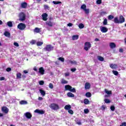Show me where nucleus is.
Returning <instances> with one entry per match:
<instances>
[{
    "label": "nucleus",
    "mask_w": 126,
    "mask_h": 126,
    "mask_svg": "<svg viewBox=\"0 0 126 126\" xmlns=\"http://www.w3.org/2000/svg\"><path fill=\"white\" fill-rule=\"evenodd\" d=\"M65 91H70V92H72L73 93H76V90H75V88H72V87L69 85L65 86Z\"/></svg>",
    "instance_id": "1"
},
{
    "label": "nucleus",
    "mask_w": 126,
    "mask_h": 126,
    "mask_svg": "<svg viewBox=\"0 0 126 126\" xmlns=\"http://www.w3.org/2000/svg\"><path fill=\"white\" fill-rule=\"evenodd\" d=\"M43 50L44 52H51L54 50V47H53L51 44H48L46 45Z\"/></svg>",
    "instance_id": "2"
},
{
    "label": "nucleus",
    "mask_w": 126,
    "mask_h": 126,
    "mask_svg": "<svg viewBox=\"0 0 126 126\" xmlns=\"http://www.w3.org/2000/svg\"><path fill=\"white\" fill-rule=\"evenodd\" d=\"M49 107L50 109H52V110H54V111H57V110H59V109H60L59 105L56 103H51Z\"/></svg>",
    "instance_id": "3"
},
{
    "label": "nucleus",
    "mask_w": 126,
    "mask_h": 126,
    "mask_svg": "<svg viewBox=\"0 0 126 126\" xmlns=\"http://www.w3.org/2000/svg\"><path fill=\"white\" fill-rule=\"evenodd\" d=\"M26 28V25L25 24L20 23L17 26V29L19 30H25Z\"/></svg>",
    "instance_id": "4"
},
{
    "label": "nucleus",
    "mask_w": 126,
    "mask_h": 126,
    "mask_svg": "<svg viewBox=\"0 0 126 126\" xmlns=\"http://www.w3.org/2000/svg\"><path fill=\"white\" fill-rule=\"evenodd\" d=\"M19 17V21H24V20H25V19H26V16H25V14H24V13L23 12L20 13Z\"/></svg>",
    "instance_id": "5"
},
{
    "label": "nucleus",
    "mask_w": 126,
    "mask_h": 126,
    "mask_svg": "<svg viewBox=\"0 0 126 126\" xmlns=\"http://www.w3.org/2000/svg\"><path fill=\"white\" fill-rule=\"evenodd\" d=\"M91 48V43L89 42H86L85 43L84 50L85 51H88L89 49Z\"/></svg>",
    "instance_id": "6"
},
{
    "label": "nucleus",
    "mask_w": 126,
    "mask_h": 126,
    "mask_svg": "<svg viewBox=\"0 0 126 126\" xmlns=\"http://www.w3.org/2000/svg\"><path fill=\"white\" fill-rule=\"evenodd\" d=\"M42 17V20L44 21H47L48 20V14L47 13H44L41 15Z\"/></svg>",
    "instance_id": "7"
},
{
    "label": "nucleus",
    "mask_w": 126,
    "mask_h": 126,
    "mask_svg": "<svg viewBox=\"0 0 126 126\" xmlns=\"http://www.w3.org/2000/svg\"><path fill=\"white\" fill-rule=\"evenodd\" d=\"M46 25H47V26H49V27H53L55 24L53 22H52L51 21H47L46 22Z\"/></svg>",
    "instance_id": "8"
},
{
    "label": "nucleus",
    "mask_w": 126,
    "mask_h": 126,
    "mask_svg": "<svg viewBox=\"0 0 126 126\" xmlns=\"http://www.w3.org/2000/svg\"><path fill=\"white\" fill-rule=\"evenodd\" d=\"M1 111L5 114H7L8 113V108L6 106H3L2 107Z\"/></svg>",
    "instance_id": "9"
},
{
    "label": "nucleus",
    "mask_w": 126,
    "mask_h": 126,
    "mask_svg": "<svg viewBox=\"0 0 126 126\" xmlns=\"http://www.w3.org/2000/svg\"><path fill=\"white\" fill-rule=\"evenodd\" d=\"M91 87V85L89 83L87 82L85 83V89H86V90H89V89H90Z\"/></svg>",
    "instance_id": "10"
},
{
    "label": "nucleus",
    "mask_w": 126,
    "mask_h": 126,
    "mask_svg": "<svg viewBox=\"0 0 126 126\" xmlns=\"http://www.w3.org/2000/svg\"><path fill=\"white\" fill-rule=\"evenodd\" d=\"M34 113H37V114H39V115H44L45 114V111L43 110H40L39 109H36L34 111Z\"/></svg>",
    "instance_id": "11"
},
{
    "label": "nucleus",
    "mask_w": 126,
    "mask_h": 126,
    "mask_svg": "<svg viewBox=\"0 0 126 126\" xmlns=\"http://www.w3.org/2000/svg\"><path fill=\"white\" fill-rule=\"evenodd\" d=\"M39 73H40L41 75L45 74V69H44V67H41L39 68Z\"/></svg>",
    "instance_id": "12"
},
{
    "label": "nucleus",
    "mask_w": 126,
    "mask_h": 126,
    "mask_svg": "<svg viewBox=\"0 0 126 126\" xmlns=\"http://www.w3.org/2000/svg\"><path fill=\"white\" fill-rule=\"evenodd\" d=\"M100 31L102 33H106V32H108V29L105 27H102L100 28Z\"/></svg>",
    "instance_id": "13"
},
{
    "label": "nucleus",
    "mask_w": 126,
    "mask_h": 126,
    "mask_svg": "<svg viewBox=\"0 0 126 126\" xmlns=\"http://www.w3.org/2000/svg\"><path fill=\"white\" fill-rule=\"evenodd\" d=\"M119 21L120 22V24L124 23L126 21V20L125 19V17L123 16V15H121L119 18Z\"/></svg>",
    "instance_id": "14"
},
{
    "label": "nucleus",
    "mask_w": 126,
    "mask_h": 126,
    "mask_svg": "<svg viewBox=\"0 0 126 126\" xmlns=\"http://www.w3.org/2000/svg\"><path fill=\"white\" fill-rule=\"evenodd\" d=\"M27 5H28L27 2H23L21 3V7L22 8H27Z\"/></svg>",
    "instance_id": "15"
},
{
    "label": "nucleus",
    "mask_w": 126,
    "mask_h": 126,
    "mask_svg": "<svg viewBox=\"0 0 126 126\" xmlns=\"http://www.w3.org/2000/svg\"><path fill=\"white\" fill-rule=\"evenodd\" d=\"M110 67L112 69H116V68H118V65L117 64H110Z\"/></svg>",
    "instance_id": "16"
},
{
    "label": "nucleus",
    "mask_w": 126,
    "mask_h": 126,
    "mask_svg": "<svg viewBox=\"0 0 126 126\" xmlns=\"http://www.w3.org/2000/svg\"><path fill=\"white\" fill-rule=\"evenodd\" d=\"M25 116L26 117L27 119H31V118H32V114H31L30 112H26L25 113Z\"/></svg>",
    "instance_id": "17"
},
{
    "label": "nucleus",
    "mask_w": 126,
    "mask_h": 126,
    "mask_svg": "<svg viewBox=\"0 0 126 126\" xmlns=\"http://www.w3.org/2000/svg\"><path fill=\"white\" fill-rule=\"evenodd\" d=\"M109 46L110 47L111 49H114L117 47L116 45V43L114 42H111L109 44Z\"/></svg>",
    "instance_id": "18"
},
{
    "label": "nucleus",
    "mask_w": 126,
    "mask_h": 126,
    "mask_svg": "<svg viewBox=\"0 0 126 126\" xmlns=\"http://www.w3.org/2000/svg\"><path fill=\"white\" fill-rule=\"evenodd\" d=\"M84 103L85 105H89L90 104V101H89V99L85 98L84 99Z\"/></svg>",
    "instance_id": "19"
},
{
    "label": "nucleus",
    "mask_w": 126,
    "mask_h": 126,
    "mask_svg": "<svg viewBox=\"0 0 126 126\" xmlns=\"http://www.w3.org/2000/svg\"><path fill=\"white\" fill-rule=\"evenodd\" d=\"M33 32L35 33H40V32H41V29L39 28H35L33 30Z\"/></svg>",
    "instance_id": "20"
},
{
    "label": "nucleus",
    "mask_w": 126,
    "mask_h": 126,
    "mask_svg": "<svg viewBox=\"0 0 126 126\" xmlns=\"http://www.w3.org/2000/svg\"><path fill=\"white\" fill-rule=\"evenodd\" d=\"M114 22L115 23H116V24H117V23H118V24H121V23H120V20H119V18H118V17H116L115 18H114Z\"/></svg>",
    "instance_id": "21"
},
{
    "label": "nucleus",
    "mask_w": 126,
    "mask_h": 126,
    "mask_svg": "<svg viewBox=\"0 0 126 126\" xmlns=\"http://www.w3.org/2000/svg\"><path fill=\"white\" fill-rule=\"evenodd\" d=\"M64 109L65 110H70V109H71V105H66L64 107Z\"/></svg>",
    "instance_id": "22"
},
{
    "label": "nucleus",
    "mask_w": 126,
    "mask_h": 126,
    "mask_svg": "<svg viewBox=\"0 0 126 126\" xmlns=\"http://www.w3.org/2000/svg\"><path fill=\"white\" fill-rule=\"evenodd\" d=\"M39 92H40V94H41V95H42V96H45L46 95V92H45V91H44L42 89L39 90Z\"/></svg>",
    "instance_id": "23"
},
{
    "label": "nucleus",
    "mask_w": 126,
    "mask_h": 126,
    "mask_svg": "<svg viewBox=\"0 0 126 126\" xmlns=\"http://www.w3.org/2000/svg\"><path fill=\"white\" fill-rule=\"evenodd\" d=\"M105 93L107 94V95H112V91H108L107 89L104 90Z\"/></svg>",
    "instance_id": "24"
},
{
    "label": "nucleus",
    "mask_w": 126,
    "mask_h": 126,
    "mask_svg": "<svg viewBox=\"0 0 126 126\" xmlns=\"http://www.w3.org/2000/svg\"><path fill=\"white\" fill-rule=\"evenodd\" d=\"M4 35L5 37H10V33L7 31L4 32Z\"/></svg>",
    "instance_id": "25"
},
{
    "label": "nucleus",
    "mask_w": 126,
    "mask_h": 126,
    "mask_svg": "<svg viewBox=\"0 0 126 126\" xmlns=\"http://www.w3.org/2000/svg\"><path fill=\"white\" fill-rule=\"evenodd\" d=\"M67 95L68 97H70L71 98L74 97V94H73L71 93V92H68L67 94Z\"/></svg>",
    "instance_id": "26"
},
{
    "label": "nucleus",
    "mask_w": 126,
    "mask_h": 126,
    "mask_svg": "<svg viewBox=\"0 0 126 126\" xmlns=\"http://www.w3.org/2000/svg\"><path fill=\"white\" fill-rule=\"evenodd\" d=\"M97 60L100 62H104V58L100 56H97Z\"/></svg>",
    "instance_id": "27"
},
{
    "label": "nucleus",
    "mask_w": 126,
    "mask_h": 126,
    "mask_svg": "<svg viewBox=\"0 0 126 126\" xmlns=\"http://www.w3.org/2000/svg\"><path fill=\"white\" fill-rule=\"evenodd\" d=\"M79 36L78 35H75L72 36V40H78Z\"/></svg>",
    "instance_id": "28"
},
{
    "label": "nucleus",
    "mask_w": 126,
    "mask_h": 126,
    "mask_svg": "<svg viewBox=\"0 0 126 126\" xmlns=\"http://www.w3.org/2000/svg\"><path fill=\"white\" fill-rule=\"evenodd\" d=\"M92 94L90 92H87L86 93L85 95L88 97V98H90V97H91L92 96Z\"/></svg>",
    "instance_id": "29"
},
{
    "label": "nucleus",
    "mask_w": 126,
    "mask_h": 126,
    "mask_svg": "<svg viewBox=\"0 0 126 126\" xmlns=\"http://www.w3.org/2000/svg\"><path fill=\"white\" fill-rule=\"evenodd\" d=\"M43 44H44V43L41 41H37L36 42V45L38 47H40V46H42V45H43Z\"/></svg>",
    "instance_id": "30"
},
{
    "label": "nucleus",
    "mask_w": 126,
    "mask_h": 126,
    "mask_svg": "<svg viewBox=\"0 0 126 126\" xmlns=\"http://www.w3.org/2000/svg\"><path fill=\"white\" fill-rule=\"evenodd\" d=\"M107 14V12L106 11H102L99 13V15L100 16H104V15H106Z\"/></svg>",
    "instance_id": "31"
},
{
    "label": "nucleus",
    "mask_w": 126,
    "mask_h": 126,
    "mask_svg": "<svg viewBox=\"0 0 126 126\" xmlns=\"http://www.w3.org/2000/svg\"><path fill=\"white\" fill-rule=\"evenodd\" d=\"M21 105H26L27 104V101L26 100H22L20 102Z\"/></svg>",
    "instance_id": "32"
},
{
    "label": "nucleus",
    "mask_w": 126,
    "mask_h": 126,
    "mask_svg": "<svg viewBox=\"0 0 126 126\" xmlns=\"http://www.w3.org/2000/svg\"><path fill=\"white\" fill-rule=\"evenodd\" d=\"M61 83L62 84H67V83H68V82L64 79H62L61 81Z\"/></svg>",
    "instance_id": "33"
},
{
    "label": "nucleus",
    "mask_w": 126,
    "mask_h": 126,
    "mask_svg": "<svg viewBox=\"0 0 126 126\" xmlns=\"http://www.w3.org/2000/svg\"><path fill=\"white\" fill-rule=\"evenodd\" d=\"M7 26H8V27H12L13 26L12 22L11 21L7 22Z\"/></svg>",
    "instance_id": "34"
},
{
    "label": "nucleus",
    "mask_w": 126,
    "mask_h": 126,
    "mask_svg": "<svg viewBox=\"0 0 126 126\" xmlns=\"http://www.w3.org/2000/svg\"><path fill=\"white\" fill-rule=\"evenodd\" d=\"M79 28L80 29H83L84 28V25L82 23H80L79 24Z\"/></svg>",
    "instance_id": "35"
},
{
    "label": "nucleus",
    "mask_w": 126,
    "mask_h": 126,
    "mask_svg": "<svg viewBox=\"0 0 126 126\" xmlns=\"http://www.w3.org/2000/svg\"><path fill=\"white\" fill-rule=\"evenodd\" d=\"M21 73H18L16 74V77L17 78H19V79H20V78H21Z\"/></svg>",
    "instance_id": "36"
},
{
    "label": "nucleus",
    "mask_w": 126,
    "mask_h": 126,
    "mask_svg": "<svg viewBox=\"0 0 126 126\" xmlns=\"http://www.w3.org/2000/svg\"><path fill=\"white\" fill-rule=\"evenodd\" d=\"M108 20H112V19H114V16H113L112 15H109L108 16Z\"/></svg>",
    "instance_id": "37"
},
{
    "label": "nucleus",
    "mask_w": 126,
    "mask_h": 126,
    "mask_svg": "<svg viewBox=\"0 0 126 126\" xmlns=\"http://www.w3.org/2000/svg\"><path fill=\"white\" fill-rule=\"evenodd\" d=\"M53 3H54V4H60L62 3V1H53Z\"/></svg>",
    "instance_id": "38"
},
{
    "label": "nucleus",
    "mask_w": 126,
    "mask_h": 126,
    "mask_svg": "<svg viewBox=\"0 0 126 126\" xmlns=\"http://www.w3.org/2000/svg\"><path fill=\"white\" fill-rule=\"evenodd\" d=\"M103 25H107L108 24V21L107 19H104L103 22Z\"/></svg>",
    "instance_id": "39"
},
{
    "label": "nucleus",
    "mask_w": 126,
    "mask_h": 126,
    "mask_svg": "<svg viewBox=\"0 0 126 126\" xmlns=\"http://www.w3.org/2000/svg\"><path fill=\"white\" fill-rule=\"evenodd\" d=\"M44 9L45 10H50V6H49L48 5H44Z\"/></svg>",
    "instance_id": "40"
},
{
    "label": "nucleus",
    "mask_w": 126,
    "mask_h": 126,
    "mask_svg": "<svg viewBox=\"0 0 126 126\" xmlns=\"http://www.w3.org/2000/svg\"><path fill=\"white\" fill-rule=\"evenodd\" d=\"M70 63H71V64H77V62H76V61L73 60V61H70Z\"/></svg>",
    "instance_id": "41"
},
{
    "label": "nucleus",
    "mask_w": 126,
    "mask_h": 126,
    "mask_svg": "<svg viewBox=\"0 0 126 126\" xmlns=\"http://www.w3.org/2000/svg\"><path fill=\"white\" fill-rule=\"evenodd\" d=\"M112 72L114 75H119V72L118 71L112 70Z\"/></svg>",
    "instance_id": "42"
},
{
    "label": "nucleus",
    "mask_w": 126,
    "mask_h": 126,
    "mask_svg": "<svg viewBox=\"0 0 126 126\" xmlns=\"http://www.w3.org/2000/svg\"><path fill=\"white\" fill-rule=\"evenodd\" d=\"M58 60L59 61H61V62H62V63H64V58L63 57H60L59 58H58Z\"/></svg>",
    "instance_id": "43"
},
{
    "label": "nucleus",
    "mask_w": 126,
    "mask_h": 126,
    "mask_svg": "<svg viewBox=\"0 0 126 126\" xmlns=\"http://www.w3.org/2000/svg\"><path fill=\"white\" fill-rule=\"evenodd\" d=\"M81 9H83V10H85V9H86V5L85 4H83L81 6Z\"/></svg>",
    "instance_id": "44"
},
{
    "label": "nucleus",
    "mask_w": 126,
    "mask_h": 126,
    "mask_svg": "<svg viewBox=\"0 0 126 126\" xmlns=\"http://www.w3.org/2000/svg\"><path fill=\"white\" fill-rule=\"evenodd\" d=\"M104 102L106 104H109V103H111V101L110 100V99H108L107 98L104 99Z\"/></svg>",
    "instance_id": "45"
},
{
    "label": "nucleus",
    "mask_w": 126,
    "mask_h": 126,
    "mask_svg": "<svg viewBox=\"0 0 126 126\" xmlns=\"http://www.w3.org/2000/svg\"><path fill=\"white\" fill-rule=\"evenodd\" d=\"M49 87L50 88V89H53V88H54V85L53 84H52V83H49Z\"/></svg>",
    "instance_id": "46"
},
{
    "label": "nucleus",
    "mask_w": 126,
    "mask_h": 126,
    "mask_svg": "<svg viewBox=\"0 0 126 126\" xmlns=\"http://www.w3.org/2000/svg\"><path fill=\"white\" fill-rule=\"evenodd\" d=\"M115 109H116V108L115 107V106L114 105H112L110 107V110H111V111H112V112H114V111H115Z\"/></svg>",
    "instance_id": "47"
},
{
    "label": "nucleus",
    "mask_w": 126,
    "mask_h": 126,
    "mask_svg": "<svg viewBox=\"0 0 126 126\" xmlns=\"http://www.w3.org/2000/svg\"><path fill=\"white\" fill-rule=\"evenodd\" d=\"M86 14H89V9H85L84 10Z\"/></svg>",
    "instance_id": "48"
},
{
    "label": "nucleus",
    "mask_w": 126,
    "mask_h": 126,
    "mask_svg": "<svg viewBox=\"0 0 126 126\" xmlns=\"http://www.w3.org/2000/svg\"><path fill=\"white\" fill-rule=\"evenodd\" d=\"M96 2L97 4H101L102 3V0H97Z\"/></svg>",
    "instance_id": "49"
},
{
    "label": "nucleus",
    "mask_w": 126,
    "mask_h": 126,
    "mask_svg": "<svg viewBox=\"0 0 126 126\" xmlns=\"http://www.w3.org/2000/svg\"><path fill=\"white\" fill-rule=\"evenodd\" d=\"M44 84H45V82H44V81H40L39 82V85H44Z\"/></svg>",
    "instance_id": "50"
},
{
    "label": "nucleus",
    "mask_w": 126,
    "mask_h": 126,
    "mask_svg": "<svg viewBox=\"0 0 126 126\" xmlns=\"http://www.w3.org/2000/svg\"><path fill=\"white\" fill-rule=\"evenodd\" d=\"M68 113L71 115H73V111H72L71 109H69V110H68Z\"/></svg>",
    "instance_id": "51"
},
{
    "label": "nucleus",
    "mask_w": 126,
    "mask_h": 126,
    "mask_svg": "<svg viewBox=\"0 0 126 126\" xmlns=\"http://www.w3.org/2000/svg\"><path fill=\"white\" fill-rule=\"evenodd\" d=\"M35 43H36V40H32L31 41V45H34Z\"/></svg>",
    "instance_id": "52"
},
{
    "label": "nucleus",
    "mask_w": 126,
    "mask_h": 126,
    "mask_svg": "<svg viewBox=\"0 0 126 126\" xmlns=\"http://www.w3.org/2000/svg\"><path fill=\"white\" fill-rule=\"evenodd\" d=\"M84 112L85 114H88V113H89V110H88V109H84Z\"/></svg>",
    "instance_id": "53"
},
{
    "label": "nucleus",
    "mask_w": 126,
    "mask_h": 126,
    "mask_svg": "<svg viewBox=\"0 0 126 126\" xmlns=\"http://www.w3.org/2000/svg\"><path fill=\"white\" fill-rule=\"evenodd\" d=\"M6 70L7 71V72H9V71H11V68L8 67L6 68Z\"/></svg>",
    "instance_id": "54"
},
{
    "label": "nucleus",
    "mask_w": 126,
    "mask_h": 126,
    "mask_svg": "<svg viewBox=\"0 0 126 126\" xmlns=\"http://www.w3.org/2000/svg\"><path fill=\"white\" fill-rule=\"evenodd\" d=\"M2 80H6V79H5V78H4V77H0V81H2Z\"/></svg>",
    "instance_id": "55"
},
{
    "label": "nucleus",
    "mask_w": 126,
    "mask_h": 126,
    "mask_svg": "<svg viewBox=\"0 0 126 126\" xmlns=\"http://www.w3.org/2000/svg\"><path fill=\"white\" fill-rule=\"evenodd\" d=\"M14 46H15L16 47H19V44L18 43H17V42H14Z\"/></svg>",
    "instance_id": "56"
},
{
    "label": "nucleus",
    "mask_w": 126,
    "mask_h": 126,
    "mask_svg": "<svg viewBox=\"0 0 126 126\" xmlns=\"http://www.w3.org/2000/svg\"><path fill=\"white\" fill-rule=\"evenodd\" d=\"M65 77L69 76V72H67L64 73Z\"/></svg>",
    "instance_id": "57"
},
{
    "label": "nucleus",
    "mask_w": 126,
    "mask_h": 126,
    "mask_svg": "<svg viewBox=\"0 0 126 126\" xmlns=\"http://www.w3.org/2000/svg\"><path fill=\"white\" fill-rule=\"evenodd\" d=\"M119 52H120V53H124V49H122V48H120V49H119Z\"/></svg>",
    "instance_id": "58"
},
{
    "label": "nucleus",
    "mask_w": 126,
    "mask_h": 126,
    "mask_svg": "<svg viewBox=\"0 0 126 126\" xmlns=\"http://www.w3.org/2000/svg\"><path fill=\"white\" fill-rule=\"evenodd\" d=\"M72 23H69L67 24V26H68L69 27H71V26H72Z\"/></svg>",
    "instance_id": "59"
},
{
    "label": "nucleus",
    "mask_w": 126,
    "mask_h": 126,
    "mask_svg": "<svg viewBox=\"0 0 126 126\" xmlns=\"http://www.w3.org/2000/svg\"><path fill=\"white\" fill-rule=\"evenodd\" d=\"M76 70V68H75L71 69V71H72V72H74V71H75Z\"/></svg>",
    "instance_id": "60"
},
{
    "label": "nucleus",
    "mask_w": 126,
    "mask_h": 126,
    "mask_svg": "<svg viewBox=\"0 0 126 126\" xmlns=\"http://www.w3.org/2000/svg\"><path fill=\"white\" fill-rule=\"evenodd\" d=\"M94 41L95 42H99V41H100V39H99V38H95Z\"/></svg>",
    "instance_id": "61"
},
{
    "label": "nucleus",
    "mask_w": 126,
    "mask_h": 126,
    "mask_svg": "<svg viewBox=\"0 0 126 126\" xmlns=\"http://www.w3.org/2000/svg\"><path fill=\"white\" fill-rule=\"evenodd\" d=\"M38 100H39V101H42V100H43V97L39 96L38 97Z\"/></svg>",
    "instance_id": "62"
},
{
    "label": "nucleus",
    "mask_w": 126,
    "mask_h": 126,
    "mask_svg": "<svg viewBox=\"0 0 126 126\" xmlns=\"http://www.w3.org/2000/svg\"><path fill=\"white\" fill-rule=\"evenodd\" d=\"M101 108H102V110H105V109H106V108L105 107V105H102L101 106Z\"/></svg>",
    "instance_id": "63"
},
{
    "label": "nucleus",
    "mask_w": 126,
    "mask_h": 126,
    "mask_svg": "<svg viewBox=\"0 0 126 126\" xmlns=\"http://www.w3.org/2000/svg\"><path fill=\"white\" fill-rule=\"evenodd\" d=\"M122 124H123V126H126V122H124Z\"/></svg>",
    "instance_id": "64"
}]
</instances>
